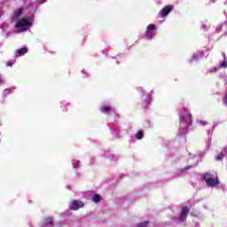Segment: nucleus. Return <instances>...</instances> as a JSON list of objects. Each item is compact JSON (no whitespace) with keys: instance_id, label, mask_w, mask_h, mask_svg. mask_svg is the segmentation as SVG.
Listing matches in <instances>:
<instances>
[{"instance_id":"1","label":"nucleus","mask_w":227,"mask_h":227,"mask_svg":"<svg viewBox=\"0 0 227 227\" xmlns=\"http://www.w3.org/2000/svg\"><path fill=\"white\" fill-rule=\"evenodd\" d=\"M203 180H205L207 187H217L221 184L219 177L215 174H211L210 172H206L203 174Z\"/></svg>"},{"instance_id":"2","label":"nucleus","mask_w":227,"mask_h":227,"mask_svg":"<svg viewBox=\"0 0 227 227\" xmlns=\"http://www.w3.org/2000/svg\"><path fill=\"white\" fill-rule=\"evenodd\" d=\"M27 26H31V21L24 18L20 20L16 24V27L18 28L19 33L26 31V27H27Z\"/></svg>"},{"instance_id":"3","label":"nucleus","mask_w":227,"mask_h":227,"mask_svg":"<svg viewBox=\"0 0 227 227\" xmlns=\"http://www.w3.org/2000/svg\"><path fill=\"white\" fill-rule=\"evenodd\" d=\"M175 6L173 5H166L162 8V10L159 12V17L160 19H164V17H168L171 12H173V9Z\"/></svg>"},{"instance_id":"4","label":"nucleus","mask_w":227,"mask_h":227,"mask_svg":"<svg viewBox=\"0 0 227 227\" xmlns=\"http://www.w3.org/2000/svg\"><path fill=\"white\" fill-rule=\"evenodd\" d=\"M191 212V209L189 207L184 206L181 208V213L179 215V220L180 221H187V215H189V213Z\"/></svg>"},{"instance_id":"5","label":"nucleus","mask_w":227,"mask_h":227,"mask_svg":"<svg viewBox=\"0 0 227 227\" xmlns=\"http://www.w3.org/2000/svg\"><path fill=\"white\" fill-rule=\"evenodd\" d=\"M157 28L155 27V25L153 24H150L147 27H146V32H145V37L146 38H153V35H155V30Z\"/></svg>"},{"instance_id":"6","label":"nucleus","mask_w":227,"mask_h":227,"mask_svg":"<svg viewBox=\"0 0 227 227\" xmlns=\"http://www.w3.org/2000/svg\"><path fill=\"white\" fill-rule=\"evenodd\" d=\"M82 207H84V203H82V201L74 200L73 202H71L70 209L79 210V208H82Z\"/></svg>"},{"instance_id":"7","label":"nucleus","mask_w":227,"mask_h":227,"mask_svg":"<svg viewBox=\"0 0 227 227\" xmlns=\"http://www.w3.org/2000/svg\"><path fill=\"white\" fill-rule=\"evenodd\" d=\"M25 54H27V47H23V48L18 49L15 51V56L17 58H20L21 56H24Z\"/></svg>"},{"instance_id":"8","label":"nucleus","mask_w":227,"mask_h":227,"mask_svg":"<svg viewBox=\"0 0 227 227\" xmlns=\"http://www.w3.org/2000/svg\"><path fill=\"white\" fill-rule=\"evenodd\" d=\"M113 110V106H103L100 107L101 113H105L106 114H109L111 111Z\"/></svg>"},{"instance_id":"9","label":"nucleus","mask_w":227,"mask_h":227,"mask_svg":"<svg viewBox=\"0 0 227 227\" xmlns=\"http://www.w3.org/2000/svg\"><path fill=\"white\" fill-rule=\"evenodd\" d=\"M23 12L24 11L22 10V8L16 10L13 15L14 20H17V19H19V17H20V15H22Z\"/></svg>"},{"instance_id":"10","label":"nucleus","mask_w":227,"mask_h":227,"mask_svg":"<svg viewBox=\"0 0 227 227\" xmlns=\"http://www.w3.org/2000/svg\"><path fill=\"white\" fill-rule=\"evenodd\" d=\"M136 139L139 140V139H143V137H145V133L143 132V129H140L137 132V134L135 135Z\"/></svg>"},{"instance_id":"11","label":"nucleus","mask_w":227,"mask_h":227,"mask_svg":"<svg viewBox=\"0 0 227 227\" xmlns=\"http://www.w3.org/2000/svg\"><path fill=\"white\" fill-rule=\"evenodd\" d=\"M92 201H94V203H100L102 201V197H100L98 194H94L92 196Z\"/></svg>"},{"instance_id":"12","label":"nucleus","mask_w":227,"mask_h":227,"mask_svg":"<svg viewBox=\"0 0 227 227\" xmlns=\"http://www.w3.org/2000/svg\"><path fill=\"white\" fill-rule=\"evenodd\" d=\"M52 223H54V219L52 217L46 218L44 220V226H52Z\"/></svg>"},{"instance_id":"13","label":"nucleus","mask_w":227,"mask_h":227,"mask_svg":"<svg viewBox=\"0 0 227 227\" xmlns=\"http://www.w3.org/2000/svg\"><path fill=\"white\" fill-rule=\"evenodd\" d=\"M215 160H223L224 159V153H220L218 155L215 156Z\"/></svg>"},{"instance_id":"14","label":"nucleus","mask_w":227,"mask_h":227,"mask_svg":"<svg viewBox=\"0 0 227 227\" xmlns=\"http://www.w3.org/2000/svg\"><path fill=\"white\" fill-rule=\"evenodd\" d=\"M150 223L148 221L142 222L138 223L137 227H147Z\"/></svg>"},{"instance_id":"15","label":"nucleus","mask_w":227,"mask_h":227,"mask_svg":"<svg viewBox=\"0 0 227 227\" xmlns=\"http://www.w3.org/2000/svg\"><path fill=\"white\" fill-rule=\"evenodd\" d=\"M188 118H189L188 127H191V125H192V115L190 114L188 115Z\"/></svg>"},{"instance_id":"16","label":"nucleus","mask_w":227,"mask_h":227,"mask_svg":"<svg viewBox=\"0 0 227 227\" xmlns=\"http://www.w3.org/2000/svg\"><path fill=\"white\" fill-rule=\"evenodd\" d=\"M220 67L222 68H227V61H223L221 64H220Z\"/></svg>"},{"instance_id":"17","label":"nucleus","mask_w":227,"mask_h":227,"mask_svg":"<svg viewBox=\"0 0 227 227\" xmlns=\"http://www.w3.org/2000/svg\"><path fill=\"white\" fill-rule=\"evenodd\" d=\"M7 67H13V62L12 60L7 61Z\"/></svg>"},{"instance_id":"18","label":"nucleus","mask_w":227,"mask_h":227,"mask_svg":"<svg viewBox=\"0 0 227 227\" xmlns=\"http://www.w3.org/2000/svg\"><path fill=\"white\" fill-rule=\"evenodd\" d=\"M200 125H202L203 127H205V125L207 124V122L205 121H200Z\"/></svg>"},{"instance_id":"19","label":"nucleus","mask_w":227,"mask_h":227,"mask_svg":"<svg viewBox=\"0 0 227 227\" xmlns=\"http://www.w3.org/2000/svg\"><path fill=\"white\" fill-rule=\"evenodd\" d=\"M4 93V95H8V94H10V90L5 89Z\"/></svg>"},{"instance_id":"20","label":"nucleus","mask_w":227,"mask_h":227,"mask_svg":"<svg viewBox=\"0 0 227 227\" xmlns=\"http://www.w3.org/2000/svg\"><path fill=\"white\" fill-rule=\"evenodd\" d=\"M191 168H192V166L189 165V166L184 167V169L187 170V169H190Z\"/></svg>"},{"instance_id":"21","label":"nucleus","mask_w":227,"mask_h":227,"mask_svg":"<svg viewBox=\"0 0 227 227\" xmlns=\"http://www.w3.org/2000/svg\"><path fill=\"white\" fill-rule=\"evenodd\" d=\"M192 59H198V55L194 54V55L192 56Z\"/></svg>"},{"instance_id":"22","label":"nucleus","mask_w":227,"mask_h":227,"mask_svg":"<svg viewBox=\"0 0 227 227\" xmlns=\"http://www.w3.org/2000/svg\"><path fill=\"white\" fill-rule=\"evenodd\" d=\"M4 82V81L3 80V78L0 75V84H3Z\"/></svg>"},{"instance_id":"23","label":"nucleus","mask_w":227,"mask_h":227,"mask_svg":"<svg viewBox=\"0 0 227 227\" xmlns=\"http://www.w3.org/2000/svg\"><path fill=\"white\" fill-rule=\"evenodd\" d=\"M146 101L148 102V104H150V102H152V99L150 98H148V99H146Z\"/></svg>"}]
</instances>
